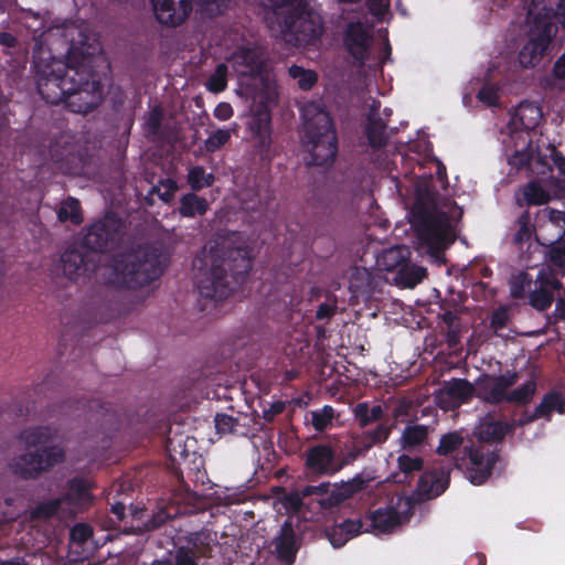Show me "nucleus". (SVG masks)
Segmentation results:
<instances>
[{"label":"nucleus","mask_w":565,"mask_h":565,"mask_svg":"<svg viewBox=\"0 0 565 565\" xmlns=\"http://www.w3.org/2000/svg\"><path fill=\"white\" fill-rule=\"evenodd\" d=\"M64 36L71 41L67 63L39 47L34 55L35 79L39 93L52 104L67 100L74 113H88L97 107L103 94L99 82L90 72L94 64L104 62L97 38L85 23H71L62 31L51 29L49 39Z\"/></svg>","instance_id":"1"},{"label":"nucleus","mask_w":565,"mask_h":565,"mask_svg":"<svg viewBox=\"0 0 565 565\" xmlns=\"http://www.w3.org/2000/svg\"><path fill=\"white\" fill-rule=\"evenodd\" d=\"M238 77L237 93L252 100L247 124L250 141L260 152L271 142L270 108L277 98L275 76L264 70L263 52L257 49H238L228 58Z\"/></svg>","instance_id":"2"},{"label":"nucleus","mask_w":565,"mask_h":565,"mask_svg":"<svg viewBox=\"0 0 565 565\" xmlns=\"http://www.w3.org/2000/svg\"><path fill=\"white\" fill-rule=\"evenodd\" d=\"M252 267L248 246L237 233L218 235L211 239L193 260L194 279L199 292L206 298L221 299L228 291V276L248 273Z\"/></svg>","instance_id":"3"},{"label":"nucleus","mask_w":565,"mask_h":565,"mask_svg":"<svg viewBox=\"0 0 565 565\" xmlns=\"http://www.w3.org/2000/svg\"><path fill=\"white\" fill-rule=\"evenodd\" d=\"M462 215L461 209L452 202L437 203L428 190V180L416 184V198L412 207L411 223L415 227L420 247L436 260L440 252L455 238V224Z\"/></svg>","instance_id":"4"},{"label":"nucleus","mask_w":565,"mask_h":565,"mask_svg":"<svg viewBox=\"0 0 565 565\" xmlns=\"http://www.w3.org/2000/svg\"><path fill=\"white\" fill-rule=\"evenodd\" d=\"M284 41L295 46L316 45L323 33V20L309 0H268Z\"/></svg>","instance_id":"5"},{"label":"nucleus","mask_w":565,"mask_h":565,"mask_svg":"<svg viewBox=\"0 0 565 565\" xmlns=\"http://www.w3.org/2000/svg\"><path fill=\"white\" fill-rule=\"evenodd\" d=\"M301 111L302 145L310 154L309 163L323 166L332 162L337 153V138L328 113L315 102L303 105Z\"/></svg>","instance_id":"6"},{"label":"nucleus","mask_w":565,"mask_h":565,"mask_svg":"<svg viewBox=\"0 0 565 565\" xmlns=\"http://www.w3.org/2000/svg\"><path fill=\"white\" fill-rule=\"evenodd\" d=\"M554 11L547 8L546 0H532L527 8V42L520 51V63L531 67L540 63L552 39L557 33Z\"/></svg>","instance_id":"7"},{"label":"nucleus","mask_w":565,"mask_h":565,"mask_svg":"<svg viewBox=\"0 0 565 565\" xmlns=\"http://www.w3.org/2000/svg\"><path fill=\"white\" fill-rule=\"evenodd\" d=\"M106 270L110 284L127 288L143 286L158 276L156 260L148 258L146 249L118 256Z\"/></svg>","instance_id":"8"},{"label":"nucleus","mask_w":565,"mask_h":565,"mask_svg":"<svg viewBox=\"0 0 565 565\" xmlns=\"http://www.w3.org/2000/svg\"><path fill=\"white\" fill-rule=\"evenodd\" d=\"M516 382L515 374H505L501 376L484 375L477 380L473 391L477 396L486 402L499 403L509 401L514 403H526L532 398L536 391L534 380L524 383L520 388L508 393V390Z\"/></svg>","instance_id":"9"},{"label":"nucleus","mask_w":565,"mask_h":565,"mask_svg":"<svg viewBox=\"0 0 565 565\" xmlns=\"http://www.w3.org/2000/svg\"><path fill=\"white\" fill-rule=\"evenodd\" d=\"M90 499L88 484L83 480H73L67 494L62 499L39 504L31 512L33 519H46L52 515L70 516L76 513Z\"/></svg>","instance_id":"10"},{"label":"nucleus","mask_w":565,"mask_h":565,"mask_svg":"<svg viewBox=\"0 0 565 565\" xmlns=\"http://www.w3.org/2000/svg\"><path fill=\"white\" fill-rule=\"evenodd\" d=\"M64 450L58 446H49L34 451H25L11 460V469L24 477L36 478L53 466L62 462Z\"/></svg>","instance_id":"11"},{"label":"nucleus","mask_w":565,"mask_h":565,"mask_svg":"<svg viewBox=\"0 0 565 565\" xmlns=\"http://www.w3.org/2000/svg\"><path fill=\"white\" fill-rule=\"evenodd\" d=\"M412 514V502L409 498L398 497L395 507L377 509L365 519L364 532L375 535L393 532Z\"/></svg>","instance_id":"12"},{"label":"nucleus","mask_w":565,"mask_h":565,"mask_svg":"<svg viewBox=\"0 0 565 565\" xmlns=\"http://www.w3.org/2000/svg\"><path fill=\"white\" fill-rule=\"evenodd\" d=\"M361 488L362 481L360 480L341 484L321 483L319 486L305 487L302 494L317 497L319 504L327 509L341 503Z\"/></svg>","instance_id":"13"},{"label":"nucleus","mask_w":565,"mask_h":565,"mask_svg":"<svg viewBox=\"0 0 565 565\" xmlns=\"http://www.w3.org/2000/svg\"><path fill=\"white\" fill-rule=\"evenodd\" d=\"M344 46L349 54L363 63L370 55L372 35L370 26L361 21L348 23L344 31Z\"/></svg>","instance_id":"14"},{"label":"nucleus","mask_w":565,"mask_h":565,"mask_svg":"<svg viewBox=\"0 0 565 565\" xmlns=\"http://www.w3.org/2000/svg\"><path fill=\"white\" fill-rule=\"evenodd\" d=\"M475 393L473 386L466 380L452 379L437 392L436 399L444 409L455 408L466 403Z\"/></svg>","instance_id":"15"},{"label":"nucleus","mask_w":565,"mask_h":565,"mask_svg":"<svg viewBox=\"0 0 565 565\" xmlns=\"http://www.w3.org/2000/svg\"><path fill=\"white\" fill-rule=\"evenodd\" d=\"M158 21L166 25L182 23L192 10L193 0H151Z\"/></svg>","instance_id":"16"},{"label":"nucleus","mask_w":565,"mask_h":565,"mask_svg":"<svg viewBox=\"0 0 565 565\" xmlns=\"http://www.w3.org/2000/svg\"><path fill=\"white\" fill-rule=\"evenodd\" d=\"M542 118L541 108L529 102L521 103L511 119V125L514 129H522L519 138L523 143H529V130L535 128Z\"/></svg>","instance_id":"17"},{"label":"nucleus","mask_w":565,"mask_h":565,"mask_svg":"<svg viewBox=\"0 0 565 565\" xmlns=\"http://www.w3.org/2000/svg\"><path fill=\"white\" fill-rule=\"evenodd\" d=\"M470 465L467 469V477L473 484H482L491 473L495 461L494 455L481 449L471 450L469 454Z\"/></svg>","instance_id":"18"},{"label":"nucleus","mask_w":565,"mask_h":565,"mask_svg":"<svg viewBox=\"0 0 565 565\" xmlns=\"http://www.w3.org/2000/svg\"><path fill=\"white\" fill-rule=\"evenodd\" d=\"M448 486V475L444 470H427L418 481L416 494L419 500H428L443 493Z\"/></svg>","instance_id":"19"},{"label":"nucleus","mask_w":565,"mask_h":565,"mask_svg":"<svg viewBox=\"0 0 565 565\" xmlns=\"http://www.w3.org/2000/svg\"><path fill=\"white\" fill-rule=\"evenodd\" d=\"M273 553L284 561L286 565H290L294 562L298 545L294 529L289 522L284 523L279 532L274 536Z\"/></svg>","instance_id":"20"},{"label":"nucleus","mask_w":565,"mask_h":565,"mask_svg":"<svg viewBox=\"0 0 565 565\" xmlns=\"http://www.w3.org/2000/svg\"><path fill=\"white\" fill-rule=\"evenodd\" d=\"M307 467L319 475H331L339 470L334 454L328 446H316L307 454Z\"/></svg>","instance_id":"21"},{"label":"nucleus","mask_w":565,"mask_h":565,"mask_svg":"<svg viewBox=\"0 0 565 565\" xmlns=\"http://www.w3.org/2000/svg\"><path fill=\"white\" fill-rule=\"evenodd\" d=\"M540 290L534 291L531 296V302L539 309L548 307L553 300V290L561 287L559 281L554 277L551 270H543L537 276Z\"/></svg>","instance_id":"22"},{"label":"nucleus","mask_w":565,"mask_h":565,"mask_svg":"<svg viewBox=\"0 0 565 565\" xmlns=\"http://www.w3.org/2000/svg\"><path fill=\"white\" fill-rule=\"evenodd\" d=\"M365 520H347L335 526L328 533L330 543L334 547L343 546L350 539L356 536L359 533L364 532Z\"/></svg>","instance_id":"23"},{"label":"nucleus","mask_w":565,"mask_h":565,"mask_svg":"<svg viewBox=\"0 0 565 565\" xmlns=\"http://www.w3.org/2000/svg\"><path fill=\"white\" fill-rule=\"evenodd\" d=\"M62 270L72 280L78 279L86 270L87 255L77 248L67 249L61 256Z\"/></svg>","instance_id":"24"},{"label":"nucleus","mask_w":565,"mask_h":565,"mask_svg":"<svg viewBox=\"0 0 565 565\" xmlns=\"http://www.w3.org/2000/svg\"><path fill=\"white\" fill-rule=\"evenodd\" d=\"M55 431L45 426L30 427L19 434V441L22 446L30 450L32 448L40 449L39 447L53 440Z\"/></svg>","instance_id":"25"},{"label":"nucleus","mask_w":565,"mask_h":565,"mask_svg":"<svg viewBox=\"0 0 565 565\" xmlns=\"http://www.w3.org/2000/svg\"><path fill=\"white\" fill-rule=\"evenodd\" d=\"M553 411L565 414V402H563L562 395L557 392L547 393L535 408L534 413L527 415L525 419L520 420V424L532 422L541 417L548 418Z\"/></svg>","instance_id":"26"},{"label":"nucleus","mask_w":565,"mask_h":565,"mask_svg":"<svg viewBox=\"0 0 565 565\" xmlns=\"http://www.w3.org/2000/svg\"><path fill=\"white\" fill-rule=\"evenodd\" d=\"M409 257L405 246H395L381 253L376 258V266L381 270L393 271L399 269Z\"/></svg>","instance_id":"27"},{"label":"nucleus","mask_w":565,"mask_h":565,"mask_svg":"<svg viewBox=\"0 0 565 565\" xmlns=\"http://www.w3.org/2000/svg\"><path fill=\"white\" fill-rule=\"evenodd\" d=\"M558 193L551 194L539 182H530L522 188V198L518 199L519 205H542L547 203L553 196Z\"/></svg>","instance_id":"28"},{"label":"nucleus","mask_w":565,"mask_h":565,"mask_svg":"<svg viewBox=\"0 0 565 565\" xmlns=\"http://www.w3.org/2000/svg\"><path fill=\"white\" fill-rule=\"evenodd\" d=\"M108 238L107 223H96L85 235L84 245L92 250H103L107 246Z\"/></svg>","instance_id":"29"},{"label":"nucleus","mask_w":565,"mask_h":565,"mask_svg":"<svg viewBox=\"0 0 565 565\" xmlns=\"http://www.w3.org/2000/svg\"><path fill=\"white\" fill-rule=\"evenodd\" d=\"M426 276V269L415 265H403L395 277V282L405 288H413Z\"/></svg>","instance_id":"30"},{"label":"nucleus","mask_w":565,"mask_h":565,"mask_svg":"<svg viewBox=\"0 0 565 565\" xmlns=\"http://www.w3.org/2000/svg\"><path fill=\"white\" fill-rule=\"evenodd\" d=\"M509 430V426L492 418H484L477 428V435L482 440H500Z\"/></svg>","instance_id":"31"},{"label":"nucleus","mask_w":565,"mask_h":565,"mask_svg":"<svg viewBox=\"0 0 565 565\" xmlns=\"http://www.w3.org/2000/svg\"><path fill=\"white\" fill-rule=\"evenodd\" d=\"M414 175H416V179H412L406 175L404 181L396 182V189H397L401 198H403L405 205L407 206V209H409L411 216H412V207L414 205L415 198H416V184L420 180L427 179L428 180V190L430 191V182H431L430 178L419 177V175H417V172H414Z\"/></svg>","instance_id":"32"},{"label":"nucleus","mask_w":565,"mask_h":565,"mask_svg":"<svg viewBox=\"0 0 565 565\" xmlns=\"http://www.w3.org/2000/svg\"><path fill=\"white\" fill-rule=\"evenodd\" d=\"M509 162L518 169L529 166L533 172H542L534 168V163L541 162V157L534 152L531 143L527 145L526 149L516 150L515 153L510 157Z\"/></svg>","instance_id":"33"},{"label":"nucleus","mask_w":565,"mask_h":565,"mask_svg":"<svg viewBox=\"0 0 565 565\" xmlns=\"http://www.w3.org/2000/svg\"><path fill=\"white\" fill-rule=\"evenodd\" d=\"M207 210V202L195 195L186 194L181 200L180 213L186 217H193L195 215H202Z\"/></svg>","instance_id":"34"},{"label":"nucleus","mask_w":565,"mask_h":565,"mask_svg":"<svg viewBox=\"0 0 565 565\" xmlns=\"http://www.w3.org/2000/svg\"><path fill=\"white\" fill-rule=\"evenodd\" d=\"M427 437V428L422 425H409L405 427L401 436L403 448H414L422 445Z\"/></svg>","instance_id":"35"},{"label":"nucleus","mask_w":565,"mask_h":565,"mask_svg":"<svg viewBox=\"0 0 565 565\" xmlns=\"http://www.w3.org/2000/svg\"><path fill=\"white\" fill-rule=\"evenodd\" d=\"M289 76L294 78L298 86L303 89L308 90L312 88V86L317 83L318 75L312 70H306L301 66L292 65L288 70Z\"/></svg>","instance_id":"36"},{"label":"nucleus","mask_w":565,"mask_h":565,"mask_svg":"<svg viewBox=\"0 0 565 565\" xmlns=\"http://www.w3.org/2000/svg\"><path fill=\"white\" fill-rule=\"evenodd\" d=\"M60 221H71L74 224L82 222L81 207L77 200L70 198L60 207L58 211Z\"/></svg>","instance_id":"37"},{"label":"nucleus","mask_w":565,"mask_h":565,"mask_svg":"<svg viewBox=\"0 0 565 565\" xmlns=\"http://www.w3.org/2000/svg\"><path fill=\"white\" fill-rule=\"evenodd\" d=\"M92 527L87 524H76L71 530V548L76 551L81 545L89 544Z\"/></svg>","instance_id":"38"},{"label":"nucleus","mask_w":565,"mask_h":565,"mask_svg":"<svg viewBox=\"0 0 565 565\" xmlns=\"http://www.w3.org/2000/svg\"><path fill=\"white\" fill-rule=\"evenodd\" d=\"M227 66L220 64L206 83V88L213 93H220L225 89L227 83Z\"/></svg>","instance_id":"39"},{"label":"nucleus","mask_w":565,"mask_h":565,"mask_svg":"<svg viewBox=\"0 0 565 565\" xmlns=\"http://www.w3.org/2000/svg\"><path fill=\"white\" fill-rule=\"evenodd\" d=\"M423 459L418 456L399 455L397 458V467L404 475H411L423 469Z\"/></svg>","instance_id":"40"},{"label":"nucleus","mask_w":565,"mask_h":565,"mask_svg":"<svg viewBox=\"0 0 565 565\" xmlns=\"http://www.w3.org/2000/svg\"><path fill=\"white\" fill-rule=\"evenodd\" d=\"M188 180L193 190H199L211 185L214 178L212 174H206L201 167H195L189 171Z\"/></svg>","instance_id":"41"},{"label":"nucleus","mask_w":565,"mask_h":565,"mask_svg":"<svg viewBox=\"0 0 565 565\" xmlns=\"http://www.w3.org/2000/svg\"><path fill=\"white\" fill-rule=\"evenodd\" d=\"M332 417V407L324 406L322 409L311 413V423L316 429L322 430L330 424Z\"/></svg>","instance_id":"42"},{"label":"nucleus","mask_w":565,"mask_h":565,"mask_svg":"<svg viewBox=\"0 0 565 565\" xmlns=\"http://www.w3.org/2000/svg\"><path fill=\"white\" fill-rule=\"evenodd\" d=\"M462 444V438L458 433L447 434L441 437L438 446V454L448 455Z\"/></svg>","instance_id":"43"},{"label":"nucleus","mask_w":565,"mask_h":565,"mask_svg":"<svg viewBox=\"0 0 565 565\" xmlns=\"http://www.w3.org/2000/svg\"><path fill=\"white\" fill-rule=\"evenodd\" d=\"M230 138V129H218L209 136L205 140V147L209 151H214L225 145Z\"/></svg>","instance_id":"44"},{"label":"nucleus","mask_w":565,"mask_h":565,"mask_svg":"<svg viewBox=\"0 0 565 565\" xmlns=\"http://www.w3.org/2000/svg\"><path fill=\"white\" fill-rule=\"evenodd\" d=\"M237 420L226 414H218L215 417V429L220 435L231 434L235 430Z\"/></svg>","instance_id":"45"},{"label":"nucleus","mask_w":565,"mask_h":565,"mask_svg":"<svg viewBox=\"0 0 565 565\" xmlns=\"http://www.w3.org/2000/svg\"><path fill=\"white\" fill-rule=\"evenodd\" d=\"M548 259L562 270H565V244L561 243L552 246L548 252Z\"/></svg>","instance_id":"46"},{"label":"nucleus","mask_w":565,"mask_h":565,"mask_svg":"<svg viewBox=\"0 0 565 565\" xmlns=\"http://www.w3.org/2000/svg\"><path fill=\"white\" fill-rule=\"evenodd\" d=\"M178 190L177 182L172 179H164L161 180L158 184V194L159 196L164 201L169 202L173 195L174 192Z\"/></svg>","instance_id":"47"},{"label":"nucleus","mask_w":565,"mask_h":565,"mask_svg":"<svg viewBox=\"0 0 565 565\" xmlns=\"http://www.w3.org/2000/svg\"><path fill=\"white\" fill-rule=\"evenodd\" d=\"M478 98L487 106H492L498 99V89L493 85L487 84L479 90Z\"/></svg>","instance_id":"48"},{"label":"nucleus","mask_w":565,"mask_h":565,"mask_svg":"<svg viewBox=\"0 0 565 565\" xmlns=\"http://www.w3.org/2000/svg\"><path fill=\"white\" fill-rule=\"evenodd\" d=\"M167 449L173 461H179L188 456L186 450L182 448L181 440L179 439H170Z\"/></svg>","instance_id":"49"},{"label":"nucleus","mask_w":565,"mask_h":565,"mask_svg":"<svg viewBox=\"0 0 565 565\" xmlns=\"http://www.w3.org/2000/svg\"><path fill=\"white\" fill-rule=\"evenodd\" d=\"M371 13L375 17H384L388 9L387 0H366Z\"/></svg>","instance_id":"50"},{"label":"nucleus","mask_w":565,"mask_h":565,"mask_svg":"<svg viewBox=\"0 0 565 565\" xmlns=\"http://www.w3.org/2000/svg\"><path fill=\"white\" fill-rule=\"evenodd\" d=\"M308 495H303L302 494V490L301 491H295L288 495H286L285 500V504H286V508L287 509H290V510H298L300 508V505L302 504V500L305 498H307Z\"/></svg>","instance_id":"51"},{"label":"nucleus","mask_w":565,"mask_h":565,"mask_svg":"<svg viewBox=\"0 0 565 565\" xmlns=\"http://www.w3.org/2000/svg\"><path fill=\"white\" fill-rule=\"evenodd\" d=\"M233 113V107L228 103L223 102L216 105L213 115L218 120H228Z\"/></svg>","instance_id":"52"},{"label":"nucleus","mask_w":565,"mask_h":565,"mask_svg":"<svg viewBox=\"0 0 565 565\" xmlns=\"http://www.w3.org/2000/svg\"><path fill=\"white\" fill-rule=\"evenodd\" d=\"M26 26L33 32L34 39L41 38L43 33L38 34L42 28V20L38 14H30L25 19Z\"/></svg>","instance_id":"53"},{"label":"nucleus","mask_w":565,"mask_h":565,"mask_svg":"<svg viewBox=\"0 0 565 565\" xmlns=\"http://www.w3.org/2000/svg\"><path fill=\"white\" fill-rule=\"evenodd\" d=\"M175 565H196L193 554L185 550L179 548L175 555Z\"/></svg>","instance_id":"54"},{"label":"nucleus","mask_w":565,"mask_h":565,"mask_svg":"<svg viewBox=\"0 0 565 565\" xmlns=\"http://www.w3.org/2000/svg\"><path fill=\"white\" fill-rule=\"evenodd\" d=\"M546 214L553 225H556L559 230L563 228V225L565 224V214L563 212L548 210Z\"/></svg>","instance_id":"55"},{"label":"nucleus","mask_w":565,"mask_h":565,"mask_svg":"<svg viewBox=\"0 0 565 565\" xmlns=\"http://www.w3.org/2000/svg\"><path fill=\"white\" fill-rule=\"evenodd\" d=\"M335 306L331 303H322L320 305L319 309L317 310V318L318 319H324L329 318L334 313Z\"/></svg>","instance_id":"56"},{"label":"nucleus","mask_w":565,"mask_h":565,"mask_svg":"<svg viewBox=\"0 0 565 565\" xmlns=\"http://www.w3.org/2000/svg\"><path fill=\"white\" fill-rule=\"evenodd\" d=\"M382 415V408L381 406H374L371 408V411H366V414L364 417H362L361 422L363 425L367 424L370 420H376Z\"/></svg>","instance_id":"57"},{"label":"nucleus","mask_w":565,"mask_h":565,"mask_svg":"<svg viewBox=\"0 0 565 565\" xmlns=\"http://www.w3.org/2000/svg\"><path fill=\"white\" fill-rule=\"evenodd\" d=\"M367 137H369L370 143L373 147H380V146H382L384 143V139L385 138H384L383 131L375 132L373 130H369Z\"/></svg>","instance_id":"58"},{"label":"nucleus","mask_w":565,"mask_h":565,"mask_svg":"<svg viewBox=\"0 0 565 565\" xmlns=\"http://www.w3.org/2000/svg\"><path fill=\"white\" fill-rule=\"evenodd\" d=\"M556 21L565 29V0H559L556 11H554Z\"/></svg>","instance_id":"59"},{"label":"nucleus","mask_w":565,"mask_h":565,"mask_svg":"<svg viewBox=\"0 0 565 565\" xmlns=\"http://www.w3.org/2000/svg\"><path fill=\"white\" fill-rule=\"evenodd\" d=\"M554 74L556 77L565 79V53L556 61Z\"/></svg>","instance_id":"60"},{"label":"nucleus","mask_w":565,"mask_h":565,"mask_svg":"<svg viewBox=\"0 0 565 565\" xmlns=\"http://www.w3.org/2000/svg\"><path fill=\"white\" fill-rule=\"evenodd\" d=\"M505 318L507 316L504 311H497L492 316L491 323L495 329L501 328L505 322Z\"/></svg>","instance_id":"61"},{"label":"nucleus","mask_w":565,"mask_h":565,"mask_svg":"<svg viewBox=\"0 0 565 565\" xmlns=\"http://www.w3.org/2000/svg\"><path fill=\"white\" fill-rule=\"evenodd\" d=\"M388 433H390V429L387 427H379L375 431H374V441L376 443H381V441H384L387 439L388 437Z\"/></svg>","instance_id":"62"},{"label":"nucleus","mask_w":565,"mask_h":565,"mask_svg":"<svg viewBox=\"0 0 565 565\" xmlns=\"http://www.w3.org/2000/svg\"><path fill=\"white\" fill-rule=\"evenodd\" d=\"M15 43V39L8 33H0V45L6 47H12Z\"/></svg>","instance_id":"63"},{"label":"nucleus","mask_w":565,"mask_h":565,"mask_svg":"<svg viewBox=\"0 0 565 565\" xmlns=\"http://www.w3.org/2000/svg\"><path fill=\"white\" fill-rule=\"evenodd\" d=\"M553 161H554V164L557 167L559 173L565 177V158L555 153Z\"/></svg>","instance_id":"64"}]
</instances>
